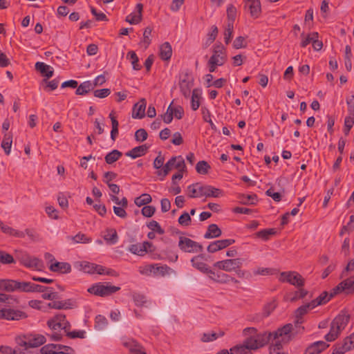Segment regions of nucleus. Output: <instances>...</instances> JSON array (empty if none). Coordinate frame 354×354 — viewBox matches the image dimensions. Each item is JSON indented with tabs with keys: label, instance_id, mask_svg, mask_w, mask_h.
<instances>
[{
	"label": "nucleus",
	"instance_id": "obj_1",
	"mask_svg": "<svg viewBox=\"0 0 354 354\" xmlns=\"http://www.w3.org/2000/svg\"><path fill=\"white\" fill-rule=\"evenodd\" d=\"M189 198H218L223 196V192L211 185H202L199 183H194L187 187Z\"/></svg>",
	"mask_w": 354,
	"mask_h": 354
},
{
	"label": "nucleus",
	"instance_id": "obj_2",
	"mask_svg": "<svg viewBox=\"0 0 354 354\" xmlns=\"http://www.w3.org/2000/svg\"><path fill=\"white\" fill-rule=\"evenodd\" d=\"M350 319V315L346 314H339L332 321L330 328L328 333L325 335V339L327 342L335 341L345 327L347 326Z\"/></svg>",
	"mask_w": 354,
	"mask_h": 354
},
{
	"label": "nucleus",
	"instance_id": "obj_3",
	"mask_svg": "<svg viewBox=\"0 0 354 354\" xmlns=\"http://www.w3.org/2000/svg\"><path fill=\"white\" fill-rule=\"evenodd\" d=\"M120 290V287L99 282L88 288L87 291L96 296L106 297L111 295Z\"/></svg>",
	"mask_w": 354,
	"mask_h": 354
},
{
	"label": "nucleus",
	"instance_id": "obj_4",
	"mask_svg": "<svg viewBox=\"0 0 354 354\" xmlns=\"http://www.w3.org/2000/svg\"><path fill=\"white\" fill-rule=\"evenodd\" d=\"M279 279L282 283H288L297 288L303 287L305 283L303 277L295 271L282 272Z\"/></svg>",
	"mask_w": 354,
	"mask_h": 354
},
{
	"label": "nucleus",
	"instance_id": "obj_5",
	"mask_svg": "<svg viewBox=\"0 0 354 354\" xmlns=\"http://www.w3.org/2000/svg\"><path fill=\"white\" fill-rule=\"evenodd\" d=\"M293 326L291 324H287L284 325L283 327L278 328L276 331L272 333L273 336V340L274 342L279 341L281 343V342H288L291 339L294 337V334L292 333Z\"/></svg>",
	"mask_w": 354,
	"mask_h": 354
},
{
	"label": "nucleus",
	"instance_id": "obj_6",
	"mask_svg": "<svg viewBox=\"0 0 354 354\" xmlns=\"http://www.w3.org/2000/svg\"><path fill=\"white\" fill-rule=\"evenodd\" d=\"M178 247L183 252L189 253L202 252L203 250L202 245L185 236L179 238Z\"/></svg>",
	"mask_w": 354,
	"mask_h": 354
},
{
	"label": "nucleus",
	"instance_id": "obj_7",
	"mask_svg": "<svg viewBox=\"0 0 354 354\" xmlns=\"http://www.w3.org/2000/svg\"><path fill=\"white\" fill-rule=\"evenodd\" d=\"M209 60L219 66H223L227 62L226 50L221 43L214 46L212 55Z\"/></svg>",
	"mask_w": 354,
	"mask_h": 354
},
{
	"label": "nucleus",
	"instance_id": "obj_8",
	"mask_svg": "<svg viewBox=\"0 0 354 354\" xmlns=\"http://www.w3.org/2000/svg\"><path fill=\"white\" fill-rule=\"evenodd\" d=\"M248 342L253 350H256L259 348L263 347L267 344L270 340H273V336L272 333H265L263 334H257L254 336L247 337Z\"/></svg>",
	"mask_w": 354,
	"mask_h": 354
},
{
	"label": "nucleus",
	"instance_id": "obj_9",
	"mask_svg": "<svg viewBox=\"0 0 354 354\" xmlns=\"http://www.w3.org/2000/svg\"><path fill=\"white\" fill-rule=\"evenodd\" d=\"M242 263L243 260L241 259H230L217 261L214 264V266L226 272H232L236 270V268H240Z\"/></svg>",
	"mask_w": 354,
	"mask_h": 354
},
{
	"label": "nucleus",
	"instance_id": "obj_10",
	"mask_svg": "<svg viewBox=\"0 0 354 354\" xmlns=\"http://www.w3.org/2000/svg\"><path fill=\"white\" fill-rule=\"evenodd\" d=\"M153 243L149 241H144L142 243L132 244L129 247V250L136 255L144 256L147 252H153L154 249Z\"/></svg>",
	"mask_w": 354,
	"mask_h": 354
},
{
	"label": "nucleus",
	"instance_id": "obj_11",
	"mask_svg": "<svg viewBox=\"0 0 354 354\" xmlns=\"http://www.w3.org/2000/svg\"><path fill=\"white\" fill-rule=\"evenodd\" d=\"M204 259L205 255L203 254L194 257L191 259L192 266L203 273L215 275V272L210 270L207 265L203 261Z\"/></svg>",
	"mask_w": 354,
	"mask_h": 354
},
{
	"label": "nucleus",
	"instance_id": "obj_12",
	"mask_svg": "<svg viewBox=\"0 0 354 354\" xmlns=\"http://www.w3.org/2000/svg\"><path fill=\"white\" fill-rule=\"evenodd\" d=\"M235 242L234 239H222L215 241L207 246V251L210 253L216 252L222 249L226 248Z\"/></svg>",
	"mask_w": 354,
	"mask_h": 354
},
{
	"label": "nucleus",
	"instance_id": "obj_13",
	"mask_svg": "<svg viewBox=\"0 0 354 354\" xmlns=\"http://www.w3.org/2000/svg\"><path fill=\"white\" fill-rule=\"evenodd\" d=\"M245 8H248L252 17L257 19L260 16L261 8L259 0H245Z\"/></svg>",
	"mask_w": 354,
	"mask_h": 354
},
{
	"label": "nucleus",
	"instance_id": "obj_14",
	"mask_svg": "<svg viewBox=\"0 0 354 354\" xmlns=\"http://www.w3.org/2000/svg\"><path fill=\"white\" fill-rule=\"evenodd\" d=\"M20 262L22 265L29 268L39 270V268L41 266V262L38 258L32 257L28 254L22 255L20 257Z\"/></svg>",
	"mask_w": 354,
	"mask_h": 354
},
{
	"label": "nucleus",
	"instance_id": "obj_15",
	"mask_svg": "<svg viewBox=\"0 0 354 354\" xmlns=\"http://www.w3.org/2000/svg\"><path fill=\"white\" fill-rule=\"evenodd\" d=\"M252 345L246 338L241 344L231 348L230 354H252Z\"/></svg>",
	"mask_w": 354,
	"mask_h": 354
},
{
	"label": "nucleus",
	"instance_id": "obj_16",
	"mask_svg": "<svg viewBox=\"0 0 354 354\" xmlns=\"http://www.w3.org/2000/svg\"><path fill=\"white\" fill-rule=\"evenodd\" d=\"M329 346L324 341H317L308 346L304 354H319Z\"/></svg>",
	"mask_w": 354,
	"mask_h": 354
},
{
	"label": "nucleus",
	"instance_id": "obj_17",
	"mask_svg": "<svg viewBox=\"0 0 354 354\" xmlns=\"http://www.w3.org/2000/svg\"><path fill=\"white\" fill-rule=\"evenodd\" d=\"M28 317L27 314L19 310L5 308V318L6 320H20Z\"/></svg>",
	"mask_w": 354,
	"mask_h": 354
},
{
	"label": "nucleus",
	"instance_id": "obj_18",
	"mask_svg": "<svg viewBox=\"0 0 354 354\" xmlns=\"http://www.w3.org/2000/svg\"><path fill=\"white\" fill-rule=\"evenodd\" d=\"M146 100L142 98L139 102L134 104L132 112V117L133 118H142L145 117V108H146Z\"/></svg>",
	"mask_w": 354,
	"mask_h": 354
},
{
	"label": "nucleus",
	"instance_id": "obj_19",
	"mask_svg": "<svg viewBox=\"0 0 354 354\" xmlns=\"http://www.w3.org/2000/svg\"><path fill=\"white\" fill-rule=\"evenodd\" d=\"M24 339H28L30 348L38 347L43 345L46 342V337L43 335L39 334L35 335H24Z\"/></svg>",
	"mask_w": 354,
	"mask_h": 354
},
{
	"label": "nucleus",
	"instance_id": "obj_20",
	"mask_svg": "<svg viewBox=\"0 0 354 354\" xmlns=\"http://www.w3.org/2000/svg\"><path fill=\"white\" fill-rule=\"evenodd\" d=\"M75 305V302L68 299L66 301H54L48 304V307L54 309H71Z\"/></svg>",
	"mask_w": 354,
	"mask_h": 354
},
{
	"label": "nucleus",
	"instance_id": "obj_21",
	"mask_svg": "<svg viewBox=\"0 0 354 354\" xmlns=\"http://www.w3.org/2000/svg\"><path fill=\"white\" fill-rule=\"evenodd\" d=\"M194 86V80H180L179 82V87L180 92L185 97L188 98L190 95L191 89Z\"/></svg>",
	"mask_w": 354,
	"mask_h": 354
},
{
	"label": "nucleus",
	"instance_id": "obj_22",
	"mask_svg": "<svg viewBox=\"0 0 354 354\" xmlns=\"http://www.w3.org/2000/svg\"><path fill=\"white\" fill-rule=\"evenodd\" d=\"M314 307L311 306V303H307L299 307L295 312V317L297 319L295 325L297 326L302 323V317L306 315L309 309H313Z\"/></svg>",
	"mask_w": 354,
	"mask_h": 354
},
{
	"label": "nucleus",
	"instance_id": "obj_23",
	"mask_svg": "<svg viewBox=\"0 0 354 354\" xmlns=\"http://www.w3.org/2000/svg\"><path fill=\"white\" fill-rule=\"evenodd\" d=\"M50 270L52 272H60L62 274L69 273L71 271V266L66 262H55L50 265Z\"/></svg>",
	"mask_w": 354,
	"mask_h": 354
},
{
	"label": "nucleus",
	"instance_id": "obj_24",
	"mask_svg": "<svg viewBox=\"0 0 354 354\" xmlns=\"http://www.w3.org/2000/svg\"><path fill=\"white\" fill-rule=\"evenodd\" d=\"M149 146L142 145L133 148L131 150L126 153V156L133 159L144 156L148 151Z\"/></svg>",
	"mask_w": 354,
	"mask_h": 354
},
{
	"label": "nucleus",
	"instance_id": "obj_25",
	"mask_svg": "<svg viewBox=\"0 0 354 354\" xmlns=\"http://www.w3.org/2000/svg\"><path fill=\"white\" fill-rule=\"evenodd\" d=\"M41 354H65V353L61 351L60 344H48L40 349Z\"/></svg>",
	"mask_w": 354,
	"mask_h": 354
},
{
	"label": "nucleus",
	"instance_id": "obj_26",
	"mask_svg": "<svg viewBox=\"0 0 354 354\" xmlns=\"http://www.w3.org/2000/svg\"><path fill=\"white\" fill-rule=\"evenodd\" d=\"M35 69L46 78H50L53 75L52 68L44 62H37L35 64Z\"/></svg>",
	"mask_w": 354,
	"mask_h": 354
},
{
	"label": "nucleus",
	"instance_id": "obj_27",
	"mask_svg": "<svg viewBox=\"0 0 354 354\" xmlns=\"http://www.w3.org/2000/svg\"><path fill=\"white\" fill-rule=\"evenodd\" d=\"M172 55L171 46L169 42H165L160 48L159 56L161 59L168 61Z\"/></svg>",
	"mask_w": 354,
	"mask_h": 354
},
{
	"label": "nucleus",
	"instance_id": "obj_28",
	"mask_svg": "<svg viewBox=\"0 0 354 354\" xmlns=\"http://www.w3.org/2000/svg\"><path fill=\"white\" fill-rule=\"evenodd\" d=\"M222 234L221 230L216 224H210L205 232L204 237L205 239H214L219 237Z\"/></svg>",
	"mask_w": 354,
	"mask_h": 354
},
{
	"label": "nucleus",
	"instance_id": "obj_29",
	"mask_svg": "<svg viewBox=\"0 0 354 354\" xmlns=\"http://www.w3.org/2000/svg\"><path fill=\"white\" fill-rule=\"evenodd\" d=\"M17 281L13 279H0V290L7 292L16 291Z\"/></svg>",
	"mask_w": 354,
	"mask_h": 354
},
{
	"label": "nucleus",
	"instance_id": "obj_30",
	"mask_svg": "<svg viewBox=\"0 0 354 354\" xmlns=\"http://www.w3.org/2000/svg\"><path fill=\"white\" fill-rule=\"evenodd\" d=\"M12 143V133L11 132L5 133L1 145L6 155H9L10 153Z\"/></svg>",
	"mask_w": 354,
	"mask_h": 354
},
{
	"label": "nucleus",
	"instance_id": "obj_31",
	"mask_svg": "<svg viewBox=\"0 0 354 354\" xmlns=\"http://www.w3.org/2000/svg\"><path fill=\"white\" fill-rule=\"evenodd\" d=\"M93 89V86L90 81H86L77 85L75 94L78 95H84Z\"/></svg>",
	"mask_w": 354,
	"mask_h": 354
},
{
	"label": "nucleus",
	"instance_id": "obj_32",
	"mask_svg": "<svg viewBox=\"0 0 354 354\" xmlns=\"http://www.w3.org/2000/svg\"><path fill=\"white\" fill-rule=\"evenodd\" d=\"M177 160L176 156L172 157L169 159L167 163L163 166L162 170L158 171L157 172L158 176H162V177H165L169 172V171L175 167L174 165Z\"/></svg>",
	"mask_w": 354,
	"mask_h": 354
},
{
	"label": "nucleus",
	"instance_id": "obj_33",
	"mask_svg": "<svg viewBox=\"0 0 354 354\" xmlns=\"http://www.w3.org/2000/svg\"><path fill=\"white\" fill-rule=\"evenodd\" d=\"M214 276H216V277L213 278V279L214 281H216V282H218L221 283H229L230 281L234 282L235 283H238L239 282L235 278H234L227 274H225V273H222V272L217 273L216 274H215Z\"/></svg>",
	"mask_w": 354,
	"mask_h": 354
},
{
	"label": "nucleus",
	"instance_id": "obj_34",
	"mask_svg": "<svg viewBox=\"0 0 354 354\" xmlns=\"http://www.w3.org/2000/svg\"><path fill=\"white\" fill-rule=\"evenodd\" d=\"M329 301L328 292L327 291H324L316 299L312 300L310 303L311 306L315 308L317 306L325 304Z\"/></svg>",
	"mask_w": 354,
	"mask_h": 354
},
{
	"label": "nucleus",
	"instance_id": "obj_35",
	"mask_svg": "<svg viewBox=\"0 0 354 354\" xmlns=\"http://www.w3.org/2000/svg\"><path fill=\"white\" fill-rule=\"evenodd\" d=\"M68 239L71 240L75 243H88L92 241L91 237L81 232L77 233L75 236H68Z\"/></svg>",
	"mask_w": 354,
	"mask_h": 354
},
{
	"label": "nucleus",
	"instance_id": "obj_36",
	"mask_svg": "<svg viewBox=\"0 0 354 354\" xmlns=\"http://www.w3.org/2000/svg\"><path fill=\"white\" fill-rule=\"evenodd\" d=\"M125 346L129 347L131 354H147L143 346L135 341L127 343Z\"/></svg>",
	"mask_w": 354,
	"mask_h": 354
},
{
	"label": "nucleus",
	"instance_id": "obj_37",
	"mask_svg": "<svg viewBox=\"0 0 354 354\" xmlns=\"http://www.w3.org/2000/svg\"><path fill=\"white\" fill-rule=\"evenodd\" d=\"M274 228L264 229L254 234L255 237L259 238L263 241L270 239V236L276 234Z\"/></svg>",
	"mask_w": 354,
	"mask_h": 354
},
{
	"label": "nucleus",
	"instance_id": "obj_38",
	"mask_svg": "<svg viewBox=\"0 0 354 354\" xmlns=\"http://www.w3.org/2000/svg\"><path fill=\"white\" fill-rule=\"evenodd\" d=\"M122 153L117 149H113L105 156V162L109 164H113L116 162L121 156Z\"/></svg>",
	"mask_w": 354,
	"mask_h": 354
},
{
	"label": "nucleus",
	"instance_id": "obj_39",
	"mask_svg": "<svg viewBox=\"0 0 354 354\" xmlns=\"http://www.w3.org/2000/svg\"><path fill=\"white\" fill-rule=\"evenodd\" d=\"M2 232L5 234H9L10 236H13L15 237H24L25 234L17 230L14 228H12L10 226L8 225H3V224L0 226Z\"/></svg>",
	"mask_w": 354,
	"mask_h": 354
},
{
	"label": "nucleus",
	"instance_id": "obj_40",
	"mask_svg": "<svg viewBox=\"0 0 354 354\" xmlns=\"http://www.w3.org/2000/svg\"><path fill=\"white\" fill-rule=\"evenodd\" d=\"M238 198L239 200V202L243 205H254L256 203V201H257V196L256 194H239Z\"/></svg>",
	"mask_w": 354,
	"mask_h": 354
},
{
	"label": "nucleus",
	"instance_id": "obj_41",
	"mask_svg": "<svg viewBox=\"0 0 354 354\" xmlns=\"http://www.w3.org/2000/svg\"><path fill=\"white\" fill-rule=\"evenodd\" d=\"M200 98L201 93L200 90L198 88H194L192 91V109L193 111H196L200 106Z\"/></svg>",
	"mask_w": 354,
	"mask_h": 354
},
{
	"label": "nucleus",
	"instance_id": "obj_42",
	"mask_svg": "<svg viewBox=\"0 0 354 354\" xmlns=\"http://www.w3.org/2000/svg\"><path fill=\"white\" fill-rule=\"evenodd\" d=\"M152 201L151 196L149 194H142L141 196L135 198L134 203L138 206L146 205Z\"/></svg>",
	"mask_w": 354,
	"mask_h": 354
},
{
	"label": "nucleus",
	"instance_id": "obj_43",
	"mask_svg": "<svg viewBox=\"0 0 354 354\" xmlns=\"http://www.w3.org/2000/svg\"><path fill=\"white\" fill-rule=\"evenodd\" d=\"M319 35L317 32H311L310 34L308 35L306 37L305 36L304 33H301V37L302 38L301 42V46L304 48L306 46H308L310 43H312L313 39H315V37H318Z\"/></svg>",
	"mask_w": 354,
	"mask_h": 354
},
{
	"label": "nucleus",
	"instance_id": "obj_44",
	"mask_svg": "<svg viewBox=\"0 0 354 354\" xmlns=\"http://www.w3.org/2000/svg\"><path fill=\"white\" fill-rule=\"evenodd\" d=\"M16 291L31 292L32 282L17 281Z\"/></svg>",
	"mask_w": 354,
	"mask_h": 354
},
{
	"label": "nucleus",
	"instance_id": "obj_45",
	"mask_svg": "<svg viewBox=\"0 0 354 354\" xmlns=\"http://www.w3.org/2000/svg\"><path fill=\"white\" fill-rule=\"evenodd\" d=\"M344 288V292L346 295L352 294L354 292V280L352 279H347L341 282Z\"/></svg>",
	"mask_w": 354,
	"mask_h": 354
},
{
	"label": "nucleus",
	"instance_id": "obj_46",
	"mask_svg": "<svg viewBox=\"0 0 354 354\" xmlns=\"http://www.w3.org/2000/svg\"><path fill=\"white\" fill-rule=\"evenodd\" d=\"M342 346H343V350H344V351L348 352L354 349V333L344 338Z\"/></svg>",
	"mask_w": 354,
	"mask_h": 354
},
{
	"label": "nucleus",
	"instance_id": "obj_47",
	"mask_svg": "<svg viewBox=\"0 0 354 354\" xmlns=\"http://www.w3.org/2000/svg\"><path fill=\"white\" fill-rule=\"evenodd\" d=\"M210 168V165L205 160H201L196 165V170L200 174H207Z\"/></svg>",
	"mask_w": 354,
	"mask_h": 354
},
{
	"label": "nucleus",
	"instance_id": "obj_48",
	"mask_svg": "<svg viewBox=\"0 0 354 354\" xmlns=\"http://www.w3.org/2000/svg\"><path fill=\"white\" fill-rule=\"evenodd\" d=\"M298 288L299 290L293 293L292 297L288 299L290 302H295L299 299H304L308 294V290L302 288V287Z\"/></svg>",
	"mask_w": 354,
	"mask_h": 354
},
{
	"label": "nucleus",
	"instance_id": "obj_49",
	"mask_svg": "<svg viewBox=\"0 0 354 354\" xmlns=\"http://www.w3.org/2000/svg\"><path fill=\"white\" fill-rule=\"evenodd\" d=\"M106 232L107 234L104 237V240L112 244L115 243L118 239L116 230L115 229H108Z\"/></svg>",
	"mask_w": 354,
	"mask_h": 354
},
{
	"label": "nucleus",
	"instance_id": "obj_50",
	"mask_svg": "<svg viewBox=\"0 0 354 354\" xmlns=\"http://www.w3.org/2000/svg\"><path fill=\"white\" fill-rule=\"evenodd\" d=\"M155 269L153 271V274L154 275H157L158 274H160L161 276L164 277L166 274H169V272L171 270V268L167 266V265L163 266H159L158 264H155Z\"/></svg>",
	"mask_w": 354,
	"mask_h": 354
},
{
	"label": "nucleus",
	"instance_id": "obj_51",
	"mask_svg": "<svg viewBox=\"0 0 354 354\" xmlns=\"http://www.w3.org/2000/svg\"><path fill=\"white\" fill-rule=\"evenodd\" d=\"M95 327L97 330H104L108 325L107 319L102 315H97L95 317Z\"/></svg>",
	"mask_w": 354,
	"mask_h": 354
},
{
	"label": "nucleus",
	"instance_id": "obj_52",
	"mask_svg": "<svg viewBox=\"0 0 354 354\" xmlns=\"http://www.w3.org/2000/svg\"><path fill=\"white\" fill-rule=\"evenodd\" d=\"M227 16L228 19L227 24L232 23L234 25V21L236 17V8L232 4L228 5L227 8Z\"/></svg>",
	"mask_w": 354,
	"mask_h": 354
},
{
	"label": "nucleus",
	"instance_id": "obj_53",
	"mask_svg": "<svg viewBox=\"0 0 354 354\" xmlns=\"http://www.w3.org/2000/svg\"><path fill=\"white\" fill-rule=\"evenodd\" d=\"M131 296L137 306H142L147 302L146 297L142 294L133 292Z\"/></svg>",
	"mask_w": 354,
	"mask_h": 354
},
{
	"label": "nucleus",
	"instance_id": "obj_54",
	"mask_svg": "<svg viewBox=\"0 0 354 354\" xmlns=\"http://www.w3.org/2000/svg\"><path fill=\"white\" fill-rule=\"evenodd\" d=\"M130 57L131 59V64L133 66V68L136 71H139L141 69L142 66L138 64L139 59L134 51H129L127 54V57Z\"/></svg>",
	"mask_w": 354,
	"mask_h": 354
},
{
	"label": "nucleus",
	"instance_id": "obj_55",
	"mask_svg": "<svg viewBox=\"0 0 354 354\" xmlns=\"http://www.w3.org/2000/svg\"><path fill=\"white\" fill-rule=\"evenodd\" d=\"M0 263L3 264H10L15 263V261L11 254L4 251H0Z\"/></svg>",
	"mask_w": 354,
	"mask_h": 354
},
{
	"label": "nucleus",
	"instance_id": "obj_56",
	"mask_svg": "<svg viewBox=\"0 0 354 354\" xmlns=\"http://www.w3.org/2000/svg\"><path fill=\"white\" fill-rule=\"evenodd\" d=\"M147 226L151 230L157 232L159 234H163L165 233V230L161 227L160 224L156 221H151L149 223H147Z\"/></svg>",
	"mask_w": 354,
	"mask_h": 354
},
{
	"label": "nucleus",
	"instance_id": "obj_57",
	"mask_svg": "<svg viewBox=\"0 0 354 354\" xmlns=\"http://www.w3.org/2000/svg\"><path fill=\"white\" fill-rule=\"evenodd\" d=\"M233 30H234V25H232V23L227 24V28L224 32V40H225V43L226 44H228L232 39Z\"/></svg>",
	"mask_w": 354,
	"mask_h": 354
},
{
	"label": "nucleus",
	"instance_id": "obj_58",
	"mask_svg": "<svg viewBox=\"0 0 354 354\" xmlns=\"http://www.w3.org/2000/svg\"><path fill=\"white\" fill-rule=\"evenodd\" d=\"M354 124V116L349 115L344 120V133L346 136L348 135L351 129Z\"/></svg>",
	"mask_w": 354,
	"mask_h": 354
},
{
	"label": "nucleus",
	"instance_id": "obj_59",
	"mask_svg": "<svg viewBox=\"0 0 354 354\" xmlns=\"http://www.w3.org/2000/svg\"><path fill=\"white\" fill-rule=\"evenodd\" d=\"M212 31L207 34V44H212L216 38L218 30L216 26L214 25L211 27Z\"/></svg>",
	"mask_w": 354,
	"mask_h": 354
},
{
	"label": "nucleus",
	"instance_id": "obj_60",
	"mask_svg": "<svg viewBox=\"0 0 354 354\" xmlns=\"http://www.w3.org/2000/svg\"><path fill=\"white\" fill-rule=\"evenodd\" d=\"M152 29L150 27H147L143 32V40L142 43L145 45V48H147L151 43L149 37L151 36Z\"/></svg>",
	"mask_w": 354,
	"mask_h": 354
},
{
	"label": "nucleus",
	"instance_id": "obj_61",
	"mask_svg": "<svg viewBox=\"0 0 354 354\" xmlns=\"http://www.w3.org/2000/svg\"><path fill=\"white\" fill-rule=\"evenodd\" d=\"M148 136L147 132L145 129H139L135 133V139L138 142H143L147 140Z\"/></svg>",
	"mask_w": 354,
	"mask_h": 354
},
{
	"label": "nucleus",
	"instance_id": "obj_62",
	"mask_svg": "<svg viewBox=\"0 0 354 354\" xmlns=\"http://www.w3.org/2000/svg\"><path fill=\"white\" fill-rule=\"evenodd\" d=\"M247 46V43L245 41V37L242 36H239L236 37L233 41V47L235 49H239L242 48H245Z\"/></svg>",
	"mask_w": 354,
	"mask_h": 354
},
{
	"label": "nucleus",
	"instance_id": "obj_63",
	"mask_svg": "<svg viewBox=\"0 0 354 354\" xmlns=\"http://www.w3.org/2000/svg\"><path fill=\"white\" fill-rule=\"evenodd\" d=\"M191 221L192 219L190 215L187 212H184L183 214H182L178 218V223L180 225L185 226L189 225L191 224Z\"/></svg>",
	"mask_w": 354,
	"mask_h": 354
},
{
	"label": "nucleus",
	"instance_id": "obj_64",
	"mask_svg": "<svg viewBox=\"0 0 354 354\" xmlns=\"http://www.w3.org/2000/svg\"><path fill=\"white\" fill-rule=\"evenodd\" d=\"M156 212V208L153 206L145 205L141 210L142 214L145 217H151Z\"/></svg>",
	"mask_w": 354,
	"mask_h": 354
}]
</instances>
